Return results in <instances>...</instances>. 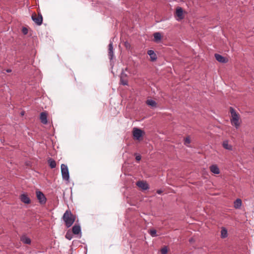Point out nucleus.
Instances as JSON below:
<instances>
[{"label":"nucleus","instance_id":"nucleus-1","mask_svg":"<svg viewBox=\"0 0 254 254\" xmlns=\"http://www.w3.org/2000/svg\"><path fill=\"white\" fill-rule=\"evenodd\" d=\"M230 112L231 114V119H230L231 125L237 129L240 127L241 123L240 116L232 107L230 108Z\"/></svg>","mask_w":254,"mask_h":254},{"label":"nucleus","instance_id":"nucleus-2","mask_svg":"<svg viewBox=\"0 0 254 254\" xmlns=\"http://www.w3.org/2000/svg\"><path fill=\"white\" fill-rule=\"evenodd\" d=\"M63 219L67 228L70 227L75 221V217L71 212L67 210L63 215Z\"/></svg>","mask_w":254,"mask_h":254},{"label":"nucleus","instance_id":"nucleus-3","mask_svg":"<svg viewBox=\"0 0 254 254\" xmlns=\"http://www.w3.org/2000/svg\"><path fill=\"white\" fill-rule=\"evenodd\" d=\"M61 172L63 179L65 181H68L69 175L67 165L64 164L61 165Z\"/></svg>","mask_w":254,"mask_h":254},{"label":"nucleus","instance_id":"nucleus-4","mask_svg":"<svg viewBox=\"0 0 254 254\" xmlns=\"http://www.w3.org/2000/svg\"><path fill=\"white\" fill-rule=\"evenodd\" d=\"M136 185L142 190H146L149 188L148 184L144 181H137Z\"/></svg>","mask_w":254,"mask_h":254},{"label":"nucleus","instance_id":"nucleus-5","mask_svg":"<svg viewBox=\"0 0 254 254\" xmlns=\"http://www.w3.org/2000/svg\"><path fill=\"white\" fill-rule=\"evenodd\" d=\"M36 193L37 198L38 199L39 202L41 204L45 203L46 201V198L45 195L39 190H37Z\"/></svg>","mask_w":254,"mask_h":254},{"label":"nucleus","instance_id":"nucleus-6","mask_svg":"<svg viewBox=\"0 0 254 254\" xmlns=\"http://www.w3.org/2000/svg\"><path fill=\"white\" fill-rule=\"evenodd\" d=\"M127 71V67L125 68V70L122 71L120 76L121 84L123 85H127V75L125 71Z\"/></svg>","mask_w":254,"mask_h":254},{"label":"nucleus","instance_id":"nucleus-7","mask_svg":"<svg viewBox=\"0 0 254 254\" xmlns=\"http://www.w3.org/2000/svg\"><path fill=\"white\" fill-rule=\"evenodd\" d=\"M143 131L139 128H134L133 130V135L135 139L140 140L142 136Z\"/></svg>","mask_w":254,"mask_h":254},{"label":"nucleus","instance_id":"nucleus-8","mask_svg":"<svg viewBox=\"0 0 254 254\" xmlns=\"http://www.w3.org/2000/svg\"><path fill=\"white\" fill-rule=\"evenodd\" d=\"M32 20L36 23L38 25H41L43 22V17L42 15L39 14L37 16L36 14L32 16Z\"/></svg>","mask_w":254,"mask_h":254},{"label":"nucleus","instance_id":"nucleus-9","mask_svg":"<svg viewBox=\"0 0 254 254\" xmlns=\"http://www.w3.org/2000/svg\"><path fill=\"white\" fill-rule=\"evenodd\" d=\"M20 200L25 204H28L30 203L31 200L26 193H22L20 195Z\"/></svg>","mask_w":254,"mask_h":254},{"label":"nucleus","instance_id":"nucleus-10","mask_svg":"<svg viewBox=\"0 0 254 254\" xmlns=\"http://www.w3.org/2000/svg\"><path fill=\"white\" fill-rule=\"evenodd\" d=\"M108 56L109 59L111 61L114 58V50L113 47V42L110 41V44L108 45Z\"/></svg>","mask_w":254,"mask_h":254},{"label":"nucleus","instance_id":"nucleus-11","mask_svg":"<svg viewBox=\"0 0 254 254\" xmlns=\"http://www.w3.org/2000/svg\"><path fill=\"white\" fill-rule=\"evenodd\" d=\"M176 14L178 17V20L183 19L184 18L183 8L181 7H177L176 10Z\"/></svg>","mask_w":254,"mask_h":254},{"label":"nucleus","instance_id":"nucleus-12","mask_svg":"<svg viewBox=\"0 0 254 254\" xmlns=\"http://www.w3.org/2000/svg\"><path fill=\"white\" fill-rule=\"evenodd\" d=\"M215 58L218 62L223 64L227 63L228 61L227 58L218 54H215Z\"/></svg>","mask_w":254,"mask_h":254},{"label":"nucleus","instance_id":"nucleus-13","mask_svg":"<svg viewBox=\"0 0 254 254\" xmlns=\"http://www.w3.org/2000/svg\"><path fill=\"white\" fill-rule=\"evenodd\" d=\"M20 241L25 244L30 245L31 243V239L26 235H22L20 237Z\"/></svg>","mask_w":254,"mask_h":254},{"label":"nucleus","instance_id":"nucleus-14","mask_svg":"<svg viewBox=\"0 0 254 254\" xmlns=\"http://www.w3.org/2000/svg\"><path fill=\"white\" fill-rule=\"evenodd\" d=\"M40 119L42 124L44 125H46L47 124V114L46 112H43L40 114Z\"/></svg>","mask_w":254,"mask_h":254},{"label":"nucleus","instance_id":"nucleus-15","mask_svg":"<svg viewBox=\"0 0 254 254\" xmlns=\"http://www.w3.org/2000/svg\"><path fill=\"white\" fill-rule=\"evenodd\" d=\"M72 232L75 235L81 234V228L79 225H74L72 227Z\"/></svg>","mask_w":254,"mask_h":254},{"label":"nucleus","instance_id":"nucleus-16","mask_svg":"<svg viewBox=\"0 0 254 254\" xmlns=\"http://www.w3.org/2000/svg\"><path fill=\"white\" fill-rule=\"evenodd\" d=\"M210 170L211 172L215 174H219L220 170L219 168L216 165H212L210 166Z\"/></svg>","mask_w":254,"mask_h":254},{"label":"nucleus","instance_id":"nucleus-17","mask_svg":"<svg viewBox=\"0 0 254 254\" xmlns=\"http://www.w3.org/2000/svg\"><path fill=\"white\" fill-rule=\"evenodd\" d=\"M147 54L149 55L151 60L152 61H156L157 59V56L153 50H149L147 52Z\"/></svg>","mask_w":254,"mask_h":254},{"label":"nucleus","instance_id":"nucleus-18","mask_svg":"<svg viewBox=\"0 0 254 254\" xmlns=\"http://www.w3.org/2000/svg\"><path fill=\"white\" fill-rule=\"evenodd\" d=\"M223 147L229 150H232V146L229 144V142L228 140H225L223 141L222 144Z\"/></svg>","mask_w":254,"mask_h":254},{"label":"nucleus","instance_id":"nucleus-19","mask_svg":"<svg viewBox=\"0 0 254 254\" xmlns=\"http://www.w3.org/2000/svg\"><path fill=\"white\" fill-rule=\"evenodd\" d=\"M146 103L147 105H148L149 106H150L152 108L156 107V106H157L156 102L152 99L147 100L146 101Z\"/></svg>","mask_w":254,"mask_h":254},{"label":"nucleus","instance_id":"nucleus-20","mask_svg":"<svg viewBox=\"0 0 254 254\" xmlns=\"http://www.w3.org/2000/svg\"><path fill=\"white\" fill-rule=\"evenodd\" d=\"M154 41L156 42H158L161 40V35L159 32L154 33L153 34Z\"/></svg>","mask_w":254,"mask_h":254},{"label":"nucleus","instance_id":"nucleus-21","mask_svg":"<svg viewBox=\"0 0 254 254\" xmlns=\"http://www.w3.org/2000/svg\"><path fill=\"white\" fill-rule=\"evenodd\" d=\"M48 164H49L50 167H51V168L54 169V168H56L57 164H56V161L54 159H53L52 158H50L48 160Z\"/></svg>","mask_w":254,"mask_h":254},{"label":"nucleus","instance_id":"nucleus-22","mask_svg":"<svg viewBox=\"0 0 254 254\" xmlns=\"http://www.w3.org/2000/svg\"><path fill=\"white\" fill-rule=\"evenodd\" d=\"M228 236L227 230L225 228H222L221 231V237L222 238H225Z\"/></svg>","mask_w":254,"mask_h":254},{"label":"nucleus","instance_id":"nucleus-23","mask_svg":"<svg viewBox=\"0 0 254 254\" xmlns=\"http://www.w3.org/2000/svg\"><path fill=\"white\" fill-rule=\"evenodd\" d=\"M234 206H241L242 205V200L240 198H237L234 202Z\"/></svg>","mask_w":254,"mask_h":254},{"label":"nucleus","instance_id":"nucleus-24","mask_svg":"<svg viewBox=\"0 0 254 254\" xmlns=\"http://www.w3.org/2000/svg\"><path fill=\"white\" fill-rule=\"evenodd\" d=\"M149 234L152 236V237H155L157 236V231L155 229H151L149 231Z\"/></svg>","mask_w":254,"mask_h":254},{"label":"nucleus","instance_id":"nucleus-25","mask_svg":"<svg viewBox=\"0 0 254 254\" xmlns=\"http://www.w3.org/2000/svg\"><path fill=\"white\" fill-rule=\"evenodd\" d=\"M162 254H167L168 253V249L166 247H164L161 250Z\"/></svg>","mask_w":254,"mask_h":254},{"label":"nucleus","instance_id":"nucleus-26","mask_svg":"<svg viewBox=\"0 0 254 254\" xmlns=\"http://www.w3.org/2000/svg\"><path fill=\"white\" fill-rule=\"evenodd\" d=\"M65 238L69 240H70L71 239H72V236H71V234L70 233H66V235H65Z\"/></svg>","mask_w":254,"mask_h":254},{"label":"nucleus","instance_id":"nucleus-27","mask_svg":"<svg viewBox=\"0 0 254 254\" xmlns=\"http://www.w3.org/2000/svg\"><path fill=\"white\" fill-rule=\"evenodd\" d=\"M22 32L24 35H26L28 33V29L26 27H23Z\"/></svg>","mask_w":254,"mask_h":254},{"label":"nucleus","instance_id":"nucleus-28","mask_svg":"<svg viewBox=\"0 0 254 254\" xmlns=\"http://www.w3.org/2000/svg\"><path fill=\"white\" fill-rule=\"evenodd\" d=\"M184 140H185V144H189L190 142L189 137H186L185 138Z\"/></svg>","mask_w":254,"mask_h":254},{"label":"nucleus","instance_id":"nucleus-29","mask_svg":"<svg viewBox=\"0 0 254 254\" xmlns=\"http://www.w3.org/2000/svg\"><path fill=\"white\" fill-rule=\"evenodd\" d=\"M141 156L139 155H136L135 156V159L137 161H140L141 160Z\"/></svg>","mask_w":254,"mask_h":254},{"label":"nucleus","instance_id":"nucleus-30","mask_svg":"<svg viewBox=\"0 0 254 254\" xmlns=\"http://www.w3.org/2000/svg\"><path fill=\"white\" fill-rule=\"evenodd\" d=\"M125 165H123V171H124V175L126 176V169L125 168Z\"/></svg>","mask_w":254,"mask_h":254},{"label":"nucleus","instance_id":"nucleus-31","mask_svg":"<svg viewBox=\"0 0 254 254\" xmlns=\"http://www.w3.org/2000/svg\"><path fill=\"white\" fill-rule=\"evenodd\" d=\"M157 193L161 194L162 192V191L161 190H158L157 191Z\"/></svg>","mask_w":254,"mask_h":254},{"label":"nucleus","instance_id":"nucleus-32","mask_svg":"<svg viewBox=\"0 0 254 254\" xmlns=\"http://www.w3.org/2000/svg\"><path fill=\"white\" fill-rule=\"evenodd\" d=\"M124 45H125V46H126V47L127 46V42H124Z\"/></svg>","mask_w":254,"mask_h":254},{"label":"nucleus","instance_id":"nucleus-33","mask_svg":"<svg viewBox=\"0 0 254 254\" xmlns=\"http://www.w3.org/2000/svg\"><path fill=\"white\" fill-rule=\"evenodd\" d=\"M6 71H7V72H11V69H7V70H6Z\"/></svg>","mask_w":254,"mask_h":254},{"label":"nucleus","instance_id":"nucleus-34","mask_svg":"<svg viewBox=\"0 0 254 254\" xmlns=\"http://www.w3.org/2000/svg\"><path fill=\"white\" fill-rule=\"evenodd\" d=\"M191 241H192V239H191L190 240V242H191Z\"/></svg>","mask_w":254,"mask_h":254}]
</instances>
